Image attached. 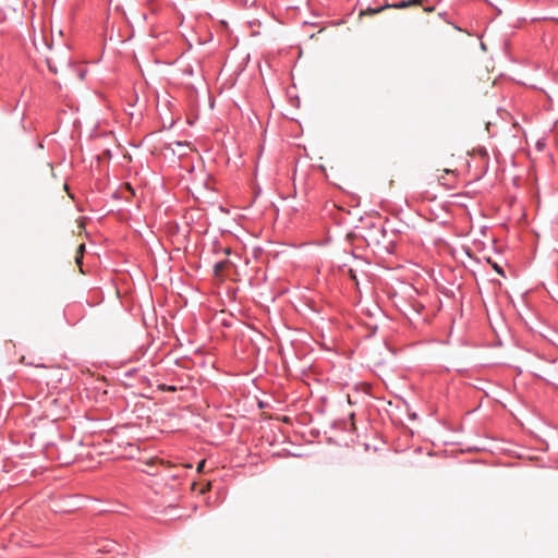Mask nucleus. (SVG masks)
<instances>
[{
	"label": "nucleus",
	"instance_id": "nucleus-1",
	"mask_svg": "<svg viewBox=\"0 0 558 558\" xmlns=\"http://www.w3.org/2000/svg\"><path fill=\"white\" fill-rule=\"evenodd\" d=\"M5 533L10 534V543H12L14 545L22 546L24 544H33V541L29 538V536H27L25 534L20 535L12 531H5Z\"/></svg>",
	"mask_w": 558,
	"mask_h": 558
},
{
	"label": "nucleus",
	"instance_id": "nucleus-10",
	"mask_svg": "<svg viewBox=\"0 0 558 558\" xmlns=\"http://www.w3.org/2000/svg\"><path fill=\"white\" fill-rule=\"evenodd\" d=\"M2 471L3 472H8L7 469H5V465H2Z\"/></svg>",
	"mask_w": 558,
	"mask_h": 558
},
{
	"label": "nucleus",
	"instance_id": "nucleus-7",
	"mask_svg": "<svg viewBox=\"0 0 558 558\" xmlns=\"http://www.w3.org/2000/svg\"><path fill=\"white\" fill-rule=\"evenodd\" d=\"M350 278L352 280H356V275H355V272L352 269H350Z\"/></svg>",
	"mask_w": 558,
	"mask_h": 558
},
{
	"label": "nucleus",
	"instance_id": "nucleus-9",
	"mask_svg": "<svg viewBox=\"0 0 558 558\" xmlns=\"http://www.w3.org/2000/svg\"><path fill=\"white\" fill-rule=\"evenodd\" d=\"M424 10H425L426 12H432V11L434 10V8H433V7H430V8H425Z\"/></svg>",
	"mask_w": 558,
	"mask_h": 558
},
{
	"label": "nucleus",
	"instance_id": "nucleus-2",
	"mask_svg": "<svg viewBox=\"0 0 558 558\" xmlns=\"http://www.w3.org/2000/svg\"><path fill=\"white\" fill-rule=\"evenodd\" d=\"M422 3V0H402L396 3L386 4L387 8H393V9H407L413 5H420Z\"/></svg>",
	"mask_w": 558,
	"mask_h": 558
},
{
	"label": "nucleus",
	"instance_id": "nucleus-3",
	"mask_svg": "<svg viewBox=\"0 0 558 558\" xmlns=\"http://www.w3.org/2000/svg\"><path fill=\"white\" fill-rule=\"evenodd\" d=\"M385 9H387V7H386V5H384V7H379V8H368V9L366 10V13H367V14L373 15V14H377V13L381 12V11H383V10H385Z\"/></svg>",
	"mask_w": 558,
	"mask_h": 558
},
{
	"label": "nucleus",
	"instance_id": "nucleus-5",
	"mask_svg": "<svg viewBox=\"0 0 558 558\" xmlns=\"http://www.w3.org/2000/svg\"><path fill=\"white\" fill-rule=\"evenodd\" d=\"M162 390L163 391H171V392H173V391L177 390V388L174 386H166V385H163L162 386Z\"/></svg>",
	"mask_w": 558,
	"mask_h": 558
},
{
	"label": "nucleus",
	"instance_id": "nucleus-8",
	"mask_svg": "<svg viewBox=\"0 0 558 558\" xmlns=\"http://www.w3.org/2000/svg\"><path fill=\"white\" fill-rule=\"evenodd\" d=\"M84 76H85V71H82V72L80 73V78H81V80H83V78H84Z\"/></svg>",
	"mask_w": 558,
	"mask_h": 558
},
{
	"label": "nucleus",
	"instance_id": "nucleus-6",
	"mask_svg": "<svg viewBox=\"0 0 558 558\" xmlns=\"http://www.w3.org/2000/svg\"><path fill=\"white\" fill-rule=\"evenodd\" d=\"M494 269L496 270V272L504 276V269L499 265L495 264Z\"/></svg>",
	"mask_w": 558,
	"mask_h": 558
},
{
	"label": "nucleus",
	"instance_id": "nucleus-4",
	"mask_svg": "<svg viewBox=\"0 0 558 558\" xmlns=\"http://www.w3.org/2000/svg\"><path fill=\"white\" fill-rule=\"evenodd\" d=\"M223 266H225V265H223V263H222V262H218V263H216V264H215V266H214L215 272H216V274H218L219 271H221V270H222V268H223Z\"/></svg>",
	"mask_w": 558,
	"mask_h": 558
}]
</instances>
